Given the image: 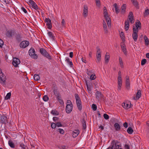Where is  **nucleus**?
Instances as JSON below:
<instances>
[{
  "label": "nucleus",
  "mask_w": 149,
  "mask_h": 149,
  "mask_svg": "<svg viewBox=\"0 0 149 149\" xmlns=\"http://www.w3.org/2000/svg\"><path fill=\"white\" fill-rule=\"evenodd\" d=\"M53 91L54 94L56 96L58 95V94H60V93L58 92L57 89L56 88H54L53 90Z\"/></svg>",
  "instance_id": "obj_47"
},
{
  "label": "nucleus",
  "mask_w": 149,
  "mask_h": 149,
  "mask_svg": "<svg viewBox=\"0 0 149 149\" xmlns=\"http://www.w3.org/2000/svg\"><path fill=\"white\" fill-rule=\"evenodd\" d=\"M115 8V11L116 14H118L120 12V10L118 8V6L116 3H114L113 5Z\"/></svg>",
  "instance_id": "obj_33"
},
{
  "label": "nucleus",
  "mask_w": 149,
  "mask_h": 149,
  "mask_svg": "<svg viewBox=\"0 0 149 149\" xmlns=\"http://www.w3.org/2000/svg\"><path fill=\"white\" fill-rule=\"evenodd\" d=\"M51 127L52 129L55 128L56 127V123H52L51 124Z\"/></svg>",
  "instance_id": "obj_54"
},
{
  "label": "nucleus",
  "mask_w": 149,
  "mask_h": 149,
  "mask_svg": "<svg viewBox=\"0 0 149 149\" xmlns=\"http://www.w3.org/2000/svg\"><path fill=\"white\" fill-rule=\"evenodd\" d=\"M122 105L124 108L127 109L131 107V104L130 105L127 103L124 102L122 104Z\"/></svg>",
  "instance_id": "obj_23"
},
{
  "label": "nucleus",
  "mask_w": 149,
  "mask_h": 149,
  "mask_svg": "<svg viewBox=\"0 0 149 149\" xmlns=\"http://www.w3.org/2000/svg\"><path fill=\"white\" fill-rule=\"evenodd\" d=\"M124 147L125 149H130L129 146L127 144H125Z\"/></svg>",
  "instance_id": "obj_62"
},
{
  "label": "nucleus",
  "mask_w": 149,
  "mask_h": 149,
  "mask_svg": "<svg viewBox=\"0 0 149 149\" xmlns=\"http://www.w3.org/2000/svg\"><path fill=\"white\" fill-rule=\"evenodd\" d=\"M141 91L140 90H139L137 92L136 94V96L135 97H134V100H137L141 97Z\"/></svg>",
  "instance_id": "obj_17"
},
{
  "label": "nucleus",
  "mask_w": 149,
  "mask_h": 149,
  "mask_svg": "<svg viewBox=\"0 0 149 149\" xmlns=\"http://www.w3.org/2000/svg\"><path fill=\"white\" fill-rule=\"evenodd\" d=\"M20 146L23 149L25 148L26 146L24 143H20Z\"/></svg>",
  "instance_id": "obj_55"
},
{
  "label": "nucleus",
  "mask_w": 149,
  "mask_h": 149,
  "mask_svg": "<svg viewBox=\"0 0 149 149\" xmlns=\"http://www.w3.org/2000/svg\"><path fill=\"white\" fill-rule=\"evenodd\" d=\"M103 27L104 29V30L105 31V33H107L108 32V30L107 29V26L106 22L104 20L103 21Z\"/></svg>",
  "instance_id": "obj_22"
},
{
  "label": "nucleus",
  "mask_w": 149,
  "mask_h": 149,
  "mask_svg": "<svg viewBox=\"0 0 149 149\" xmlns=\"http://www.w3.org/2000/svg\"><path fill=\"white\" fill-rule=\"evenodd\" d=\"M135 26L136 27L139 28V29H141V24L140 22L138 20V22H136L135 23Z\"/></svg>",
  "instance_id": "obj_32"
},
{
  "label": "nucleus",
  "mask_w": 149,
  "mask_h": 149,
  "mask_svg": "<svg viewBox=\"0 0 149 149\" xmlns=\"http://www.w3.org/2000/svg\"><path fill=\"white\" fill-rule=\"evenodd\" d=\"M144 14L145 15H148L149 14V9H147L145 10Z\"/></svg>",
  "instance_id": "obj_59"
},
{
  "label": "nucleus",
  "mask_w": 149,
  "mask_h": 149,
  "mask_svg": "<svg viewBox=\"0 0 149 149\" xmlns=\"http://www.w3.org/2000/svg\"><path fill=\"white\" fill-rule=\"evenodd\" d=\"M15 33V32L14 30H10L7 31L6 35L7 37L11 38L14 35Z\"/></svg>",
  "instance_id": "obj_8"
},
{
  "label": "nucleus",
  "mask_w": 149,
  "mask_h": 149,
  "mask_svg": "<svg viewBox=\"0 0 149 149\" xmlns=\"http://www.w3.org/2000/svg\"><path fill=\"white\" fill-rule=\"evenodd\" d=\"M122 78H120V77L118 78V89L119 90L121 89V87L122 85Z\"/></svg>",
  "instance_id": "obj_18"
},
{
  "label": "nucleus",
  "mask_w": 149,
  "mask_h": 149,
  "mask_svg": "<svg viewBox=\"0 0 149 149\" xmlns=\"http://www.w3.org/2000/svg\"><path fill=\"white\" fill-rule=\"evenodd\" d=\"M8 144L9 146L12 148H14L15 146L14 143L12 142V141L10 140L8 141Z\"/></svg>",
  "instance_id": "obj_36"
},
{
  "label": "nucleus",
  "mask_w": 149,
  "mask_h": 149,
  "mask_svg": "<svg viewBox=\"0 0 149 149\" xmlns=\"http://www.w3.org/2000/svg\"><path fill=\"white\" fill-rule=\"evenodd\" d=\"M123 126L125 128H127L128 127V123H127V122H125L123 124Z\"/></svg>",
  "instance_id": "obj_64"
},
{
  "label": "nucleus",
  "mask_w": 149,
  "mask_h": 149,
  "mask_svg": "<svg viewBox=\"0 0 149 149\" xmlns=\"http://www.w3.org/2000/svg\"><path fill=\"white\" fill-rule=\"evenodd\" d=\"M0 123L6 124L8 123L7 117L5 116H1L0 117Z\"/></svg>",
  "instance_id": "obj_10"
},
{
  "label": "nucleus",
  "mask_w": 149,
  "mask_h": 149,
  "mask_svg": "<svg viewBox=\"0 0 149 149\" xmlns=\"http://www.w3.org/2000/svg\"><path fill=\"white\" fill-rule=\"evenodd\" d=\"M34 79L36 81H38L40 79V77L38 75L35 74L34 76Z\"/></svg>",
  "instance_id": "obj_44"
},
{
  "label": "nucleus",
  "mask_w": 149,
  "mask_h": 149,
  "mask_svg": "<svg viewBox=\"0 0 149 149\" xmlns=\"http://www.w3.org/2000/svg\"><path fill=\"white\" fill-rule=\"evenodd\" d=\"M87 89L88 91V92L89 93H91V86H88V87H87Z\"/></svg>",
  "instance_id": "obj_58"
},
{
  "label": "nucleus",
  "mask_w": 149,
  "mask_h": 149,
  "mask_svg": "<svg viewBox=\"0 0 149 149\" xmlns=\"http://www.w3.org/2000/svg\"><path fill=\"white\" fill-rule=\"evenodd\" d=\"M48 36H49V37L51 39V40L53 41H55V37L52 34V32H50V31H49L48 32Z\"/></svg>",
  "instance_id": "obj_25"
},
{
  "label": "nucleus",
  "mask_w": 149,
  "mask_h": 149,
  "mask_svg": "<svg viewBox=\"0 0 149 149\" xmlns=\"http://www.w3.org/2000/svg\"><path fill=\"white\" fill-rule=\"evenodd\" d=\"M27 2L29 5L31 6L33 8L36 10H38L39 8L38 6L36 3L32 0H28Z\"/></svg>",
  "instance_id": "obj_4"
},
{
  "label": "nucleus",
  "mask_w": 149,
  "mask_h": 149,
  "mask_svg": "<svg viewBox=\"0 0 149 149\" xmlns=\"http://www.w3.org/2000/svg\"><path fill=\"white\" fill-rule=\"evenodd\" d=\"M92 107L94 111H95L97 109V107L96 104H92Z\"/></svg>",
  "instance_id": "obj_51"
},
{
  "label": "nucleus",
  "mask_w": 149,
  "mask_h": 149,
  "mask_svg": "<svg viewBox=\"0 0 149 149\" xmlns=\"http://www.w3.org/2000/svg\"><path fill=\"white\" fill-rule=\"evenodd\" d=\"M6 79V77L3 73L1 69L0 68V82L4 83Z\"/></svg>",
  "instance_id": "obj_12"
},
{
  "label": "nucleus",
  "mask_w": 149,
  "mask_h": 149,
  "mask_svg": "<svg viewBox=\"0 0 149 149\" xmlns=\"http://www.w3.org/2000/svg\"><path fill=\"white\" fill-rule=\"evenodd\" d=\"M29 55L33 58L37 59L38 58V55L36 54V52L34 49L31 47L29 51Z\"/></svg>",
  "instance_id": "obj_3"
},
{
  "label": "nucleus",
  "mask_w": 149,
  "mask_h": 149,
  "mask_svg": "<svg viewBox=\"0 0 149 149\" xmlns=\"http://www.w3.org/2000/svg\"><path fill=\"white\" fill-rule=\"evenodd\" d=\"M128 19L131 24H133L134 23V16L132 12H130L129 13Z\"/></svg>",
  "instance_id": "obj_14"
},
{
  "label": "nucleus",
  "mask_w": 149,
  "mask_h": 149,
  "mask_svg": "<svg viewBox=\"0 0 149 149\" xmlns=\"http://www.w3.org/2000/svg\"><path fill=\"white\" fill-rule=\"evenodd\" d=\"M88 6L87 5H85L84 7L83 13V15L84 17H86L88 14Z\"/></svg>",
  "instance_id": "obj_16"
},
{
  "label": "nucleus",
  "mask_w": 149,
  "mask_h": 149,
  "mask_svg": "<svg viewBox=\"0 0 149 149\" xmlns=\"http://www.w3.org/2000/svg\"><path fill=\"white\" fill-rule=\"evenodd\" d=\"M103 116L104 118L106 120H108L109 119V115L106 113L104 114Z\"/></svg>",
  "instance_id": "obj_52"
},
{
  "label": "nucleus",
  "mask_w": 149,
  "mask_h": 149,
  "mask_svg": "<svg viewBox=\"0 0 149 149\" xmlns=\"http://www.w3.org/2000/svg\"><path fill=\"white\" fill-rule=\"evenodd\" d=\"M132 36L134 40L135 41H136L137 40V39L138 33H135V32H133Z\"/></svg>",
  "instance_id": "obj_28"
},
{
  "label": "nucleus",
  "mask_w": 149,
  "mask_h": 149,
  "mask_svg": "<svg viewBox=\"0 0 149 149\" xmlns=\"http://www.w3.org/2000/svg\"><path fill=\"white\" fill-rule=\"evenodd\" d=\"M82 126L84 129L85 130L86 129V121L84 118H83L82 121Z\"/></svg>",
  "instance_id": "obj_34"
},
{
  "label": "nucleus",
  "mask_w": 149,
  "mask_h": 149,
  "mask_svg": "<svg viewBox=\"0 0 149 149\" xmlns=\"http://www.w3.org/2000/svg\"><path fill=\"white\" fill-rule=\"evenodd\" d=\"M96 76L94 73L90 76V79L91 80H94L96 79Z\"/></svg>",
  "instance_id": "obj_45"
},
{
  "label": "nucleus",
  "mask_w": 149,
  "mask_h": 149,
  "mask_svg": "<svg viewBox=\"0 0 149 149\" xmlns=\"http://www.w3.org/2000/svg\"><path fill=\"white\" fill-rule=\"evenodd\" d=\"M103 14L104 17L107 22V24L109 27L111 26V21L110 17L108 15L107 10L103 11Z\"/></svg>",
  "instance_id": "obj_1"
},
{
  "label": "nucleus",
  "mask_w": 149,
  "mask_h": 149,
  "mask_svg": "<svg viewBox=\"0 0 149 149\" xmlns=\"http://www.w3.org/2000/svg\"><path fill=\"white\" fill-rule=\"evenodd\" d=\"M29 42L28 41L25 40L22 41L19 44V46L21 48H24L27 47L29 45Z\"/></svg>",
  "instance_id": "obj_6"
},
{
  "label": "nucleus",
  "mask_w": 149,
  "mask_h": 149,
  "mask_svg": "<svg viewBox=\"0 0 149 149\" xmlns=\"http://www.w3.org/2000/svg\"><path fill=\"white\" fill-rule=\"evenodd\" d=\"M133 131V130L131 127H129L127 130V132L130 134H132Z\"/></svg>",
  "instance_id": "obj_35"
},
{
  "label": "nucleus",
  "mask_w": 149,
  "mask_h": 149,
  "mask_svg": "<svg viewBox=\"0 0 149 149\" xmlns=\"http://www.w3.org/2000/svg\"><path fill=\"white\" fill-rule=\"evenodd\" d=\"M57 131L61 134H63L64 132V131L61 128L58 129Z\"/></svg>",
  "instance_id": "obj_49"
},
{
  "label": "nucleus",
  "mask_w": 149,
  "mask_h": 149,
  "mask_svg": "<svg viewBox=\"0 0 149 149\" xmlns=\"http://www.w3.org/2000/svg\"><path fill=\"white\" fill-rule=\"evenodd\" d=\"M139 28H137V27L135 28V27L133 26V32L136 33H138L139 31Z\"/></svg>",
  "instance_id": "obj_42"
},
{
  "label": "nucleus",
  "mask_w": 149,
  "mask_h": 149,
  "mask_svg": "<svg viewBox=\"0 0 149 149\" xmlns=\"http://www.w3.org/2000/svg\"><path fill=\"white\" fill-rule=\"evenodd\" d=\"M45 22L46 23V25L47 28L49 29H51L52 28V24L51 20L49 18H46Z\"/></svg>",
  "instance_id": "obj_9"
},
{
  "label": "nucleus",
  "mask_w": 149,
  "mask_h": 149,
  "mask_svg": "<svg viewBox=\"0 0 149 149\" xmlns=\"http://www.w3.org/2000/svg\"><path fill=\"white\" fill-rule=\"evenodd\" d=\"M125 29L126 31H127L129 27V22L128 21H125Z\"/></svg>",
  "instance_id": "obj_27"
},
{
  "label": "nucleus",
  "mask_w": 149,
  "mask_h": 149,
  "mask_svg": "<svg viewBox=\"0 0 149 149\" xmlns=\"http://www.w3.org/2000/svg\"><path fill=\"white\" fill-rule=\"evenodd\" d=\"M146 60L145 59H143L141 61V64L142 65H143L146 63Z\"/></svg>",
  "instance_id": "obj_48"
},
{
  "label": "nucleus",
  "mask_w": 149,
  "mask_h": 149,
  "mask_svg": "<svg viewBox=\"0 0 149 149\" xmlns=\"http://www.w3.org/2000/svg\"><path fill=\"white\" fill-rule=\"evenodd\" d=\"M110 56L109 55H107V53L105 56V62L106 64H107L109 61Z\"/></svg>",
  "instance_id": "obj_30"
},
{
  "label": "nucleus",
  "mask_w": 149,
  "mask_h": 149,
  "mask_svg": "<svg viewBox=\"0 0 149 149\" xmlns=\"http://www.w3.org/2000/svg\"><path fill=\"white\" fill-rule=\"evenodd\" d=\"M95 3L97 6L99 7L100 6V1H95Z\"/></svg>",
  "instance_id": "obj_61"
},
{
  "label": "nucleus",
  "mask_w": 149,
  "mask_h": 149,
  "mask_svg": "<svg viewBox=\"0 0 149 149\" xmlns=\"http://www.w3.org/2000/svg\"><path fill=\"white\" fill-rule=\"evenodd\" d=\"M22 36L20 33H16L15 38L17 41L18 42H19L22 41Z\"/></svg>",
  "instance_id": "obj_13"
},
{
  "label": "nucleus",
  "mask_w": 149,
  "mask_h": 149,
  "mask_svg": "<svg viewBox=\"0 0 149 149\" xmlns=\"http://www.w3.org/2000/svg\"><path fill=\"white\" fill-rule=\"evenodd\" d=\"M117 143H119V142H116V143H113V145H112V146H114V147H121L119 145H117Z\"/></svg>",
  "instance_id": "obj_56"
},
{
  "label": "nucleus",
  "mask_w": 149,
  "mask_h": 149,
  "mask_svg": "<svg viewBox=\"0 0 149 149\" xmlns=\"http://www.w3.org/2000/svg\"><path fill=\"white\" fill-rule=\"evenodd\" d=\"M40 52L43 56L48 59L49 60L52 59L51 56L43 48H40Z\"/></svg>",
  "instance_id": "obj_2"
},
{
  "label": "nucleus",
  "mask_w": 149,
  "mask_h": 149,
  "mask_svg": "<svg viewBox=\"0 0 149 149\" xmlns=\"http://www.w3.org/2000/svg\"><path fill=\"white\" fill-rule=\"evenodd\" d=\"M114 126L115 128V130L117 131H119L120 130L121 127L120 125L118 123H116Z\"/></svg>",
  "instance_id": "obj_26"
},
{
  "label": "nucleus",
  "mask_w": 149,
  "mask_h": 149,
  "mask_svg": "<svg viewBox=\"0 0 149 149\" xmlns=\"http://www.w3.org/2000/svg\"><path fill=\"white\" fill-rule=\"evenodd\" d=\"M75 97L77 104L81 103L80 98L78 94L76 93L75 94Z\"/></svg>",
  "instance_id": "obj_21"
},
{
  "label": "nucleus",
  "mask_w": 149,
  "mask_h": 149,
  "mask_svg": "<svg viewBox=\"0 0 149 149\" xmlns=\"http://www.w3.org/2000/svg\"><path fill=\"white\" fill-rule=\"evenodd\" d=\"M126 5L125 4H123L121 7L120 12L122 14H124L126 12Z\"/></svg>",
  "instance_id": "obj_19"
},
{
  "label": "nucleus",
  "mask_w": 149,
  "mask_h": 149,
  "mask_svg": "<svg viewBox=\"0 0 149 149\" xmlns=\"http://www.w3.org/2000/svg\"><path fill=\"white\" fill-rule=\"evenodd\" d=\"M96 97L97 99H102L103 97V95L101 93L98 91H97L95 93Z\"/></svg>",
  "instance_id": "obj_20"
},
{
  "label": "nucleus",
  "mask_w": 149,
  "mask_h": 149,
  "mask_svg": "<svg viewBox=\"0 0 149 149\" xmlns=\"http://www.w3.org/2000/svg\"><path fill=\"white\" fill-rule=\"evenodd\" d=\"M4 42L3 40L1 39H0V47H2V46L3 45Z\"/></svg>",
  "instance_id": "obj_57"
},
{
  "label": "nucleus",
  "mask_w": 149,
  "mask_h": 149,
  "mask_svg": "<svg viewBox=\"0 0 149 149\" xmlns=\"http://www.w3.org/2000/svg\"><path fill=\"white\" fill-rule=\"evenodd\" d=\"M120 36L121 39L122 40V42H124L125 40V36L124 33L123 32L121 31L120 33Z\"/></svg>",
  "instance_id": "obj_29"
},
{
  "label": "nucleus",
  "mask_w": 149,
  "mask_h": 149,
  "mask_svg": "<svg viewBox=\"0 0 149 149\" xmlns=\"http://www.w3.org/2000/svg\"><path fill=\"white\" fill-rule=\"evenodd\" d=\"M72 104H67L65 107V111L67 113H69L71 112L72 109Z\"/></svg>",
  "instance_id": "obj_7"
},
{
  "label": "nucleus",
  "mask_w": 149,
  "mask_h": 149,
  "mask_svg": "<svg viewBox=\"0 0 149 149\" xmlns=\"http://www.w3.org/2000/svg\"><path fill=\"white\" fill-rule=\"evenodd\" d=\"M65 61H67L68 63V64L70 65L71 67H72L73 65L71 61L70 60V59L69 58H66Z\"/></svg>",
  "instance_id": "obj_38"
},
{
  "label": "nucleus",
  "mask_w": 149,
  "mask_h": 149,
  "mask_svg": "<svg viewBox=\"0 0 149 149\" xmlns=\"http://www.w3.org/2000/svg\"><path fill=\"white\" fill-rule=\"evenodd\" d=\"M119 64L121 68L123 67V60L120 57H119Z\"/></svg>",
  "instance_id": "obj_40"
},
{
  "label": "nucleus",
  "mask_w": 149,
  "mask_h": 149,
  "mask_svg": "<svg viewBox=\"0 0 149 149\" xmlns=\"http://www.w3.org/2000/svg\"><path fill=\"white\" fill-rule=\"evenodd\" d=\"M56 126L58 127H61L62 126V125L60 122H58L56 123Z\"/></svg>",
  "instance_id": "obj_60"
},
{
  "label": "nucleus",
  "mask_w": 149,
  "mask_h": 149,
  "mask_svg": "<svg viewBox=\"0 0 149 149\" xmlns=\"http://www.w3.org/2000/svg\"><path fill=\"white\" fill-rule=\"evenodd\" d=\"M134 6L138 9L139 8V4L137 0L134 1L132 3Z\"/></svg>",
  "instance_id": "obj_37"
},
{
  "label": "nucleus",
  "mask_w": 149,
  "mask_h": 149,
  "mask_svg": "<svg viewBox=\"0 0 149 149\" xmlns=\"http://www.w3.org/2000/svg\"><path fill=\"white\" fill-rule=\"evenodd\" d=\"M96 48L97 49L96 57L97 61V62L100 63L101 60V52H100V49L99 47H97Z\"/></svg>",
  "instance_id": "obj_5"
},
{
  "label": "nucleus",
  "mask_w": 149,
  "mask_h": 149,
  "mask_svg": "<svg viewBox=\"0 0 149 149\" xmlns=\"http://www.w3.org/2000/svg\"><path fill=\"white\" fill-rule=\"evenodd\" d=\"M21 9L25 13H27V11L23 7H22L21 8Z\"/></svg>",
  "instance_id": "obj_63"
},
{
  "label": "nucleus",
  "mask_w": 149,
  "mask_h": 149,
  "mask_svg": "<svg viewBox=\"0 0 149 149\" xmlns=\"http://www.w3.org/2000/svg\"><path fill=\"white\" fill-rule=\"evenodd\" d=\"M145 44L146 45H148L149 44V40L148 38L146 35L144 36Z\"/></svg>",
  "instance_id": "obj_31"
},
{
  "label": "nucleus",
  "mask_w": 149,
  "mask_h": 149,
  "mask_svg": "<svg viewBox=\"0 0 149 149\" xmlns=\"http://www.w3.org/2000/svg\"><path fill=\"white\" fill-rule=\"evenodd\" d=\"M87 70V74L89 76H91V75L93 74V72L92 70H89V71L88 69L86 70Z\"/></svg>",
  "instance_id": "obj_46"
},
{
  "label": "nucleus",
  "mask_w": 149,
  "mask_h": 149,
  "mask_svg": "<svg viewBox=\"0 0 149 149\" xmlns=\"http://www.w3.org/2000/svg\"><path fill=\"white\" fill-rule=\"evenodd\" d=\"M126 87L127 90H129L130 88V80L128 77L126 76L125 80Z\"/></svg>",
  "instance_id": "obj_15"
},
{
  "label": "nucleus",
  "mask_w": 149,
  "mask_h": 149,
  "mask_svg": "<svg viewBox=\"0 0 149 149\" xmlns=\"http://www.w3.org/2000/svg\"><path fill=\"white\" fill-rule=\"evenodd\" d=\"M122 50L125 55H127L126 49L125 47H121Z\"/></svg>",
  "instance_id": "obj_50"
},
{
  "label": "nucleus",
  "mask_w": 149,
  "mask_h": 149,
  "mask_svg": "<svg viewBox=\"0 0 149 149\" xmlns=\"http://www.w3.org/2000/svg\"><path fill=\"white\" fill-rule=\"evenodd\" d=\"M79 131L78 130H75L72 132V136L74 138L76 137L79 134Z\"/></svg>",
  "instance_id": "obj_24"
},
{
  "label": "nucleus",
  "mask_w": 149,
  "mask_h": 149,
  "mask_svg": "<svg viewBox=\"0 0 149 149\" xmlns=\"http://www.w3.org/2000/svg\"><path fill=\"white\" fill-rule=\"evenodd\" d=\"M11 95V93L10 92L8 93H7L6 95L5 96V99L6 100H7L10 98V96Z\"/></svg>",
  "instance_id": "obj_41"
},
{
  "label": "nucleus",
  "mask_w": 149,
  "mask_h": 149,
  "mask_svg": "<svg viewBox=\"0 0 149 149\" xmlns=\"http://www.w3.org/2000/svg\"><path fill=\"white\" fill-rule=\"evenodd\" d=\"M20 63L19 59L17 58H14L13 59V61L12 62L13 64L15 67H17L18 65Z\"/></svg>",
  "instance_id": "obj_11"
},
{
  "label": "nucleus",
  "mask_w": 149,
  "mask_h": 149,
  "mask_svg": "<svg viewBox=\"0 0 149 149\" xmlns=\"http://www.w3.org/2000/svg\"><path fill=\"white\" fill-rule=\"evenodd\" d=\"M42 99L45 102H47L49 98L47 95H46L43 96Z\"/></svg>",
  "instance_id": "obj_43"
},
{
  "label": "nucleus",
  "mask_w": 149,
  "mask_h": 149,
  "mask_svg": "<svg viewBox=\"0 0 149 149\" xmlns=\"http://www.w3.org/2000/svg\"><path fill=\"white\" fill-rule=\"evenodd\" d=\"M51 113L54 115H59V113L55 110H52Z\"/></svg>",
  "instance_id": "obj_39"
},
{
  "label": "nucleus",
  "mask_w": 149,
  "mask_h": 149,
  "mask_svg": "<svg viewBox=\"0 0 149 149\" xmlns=\"http://www.w3.org/2000/svg\"><path fill=\"white\" fill-rule=\"evenodd\" d=\"M77 107L79 110V111H81L82 109V106L81 103L77 104Z\"/></svg>",
  "instance_id": "obj_53"
}]
</instances>
